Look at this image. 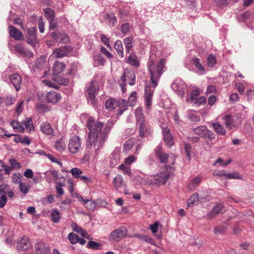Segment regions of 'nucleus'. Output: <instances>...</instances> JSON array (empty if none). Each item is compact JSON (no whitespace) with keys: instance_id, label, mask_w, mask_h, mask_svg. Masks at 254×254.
<instances>
[{"instance_id":"nucleus-1","label":"nucleus","mask_w":254,"mask_h":254,"mask_svg":"<svg viewBox=\"0 0 254 254\" xmlns=\"http://www.w3.org/2000/svg\"><path fill=\"white\" fill-rule=\"evenodd\" d=\"M103 123L95 121L92 117L88 118L87 127L89 130L87 146L89 149H94L97 151L103 146L112 127L111 122H107L103 128Z\"/></svg>"},{"instance_id":"nucleus-2","label":"nucleus","mask_w":254,"mask_h":254,"mask_svg":"<svg viewBox=\"0 0 254 254\" xmlns=\"http://www.w3.org/2000/svg\"><path fill=\"white\" fill-rule=\"evenodd\" d=\"M165 64V59H161L158 63L156 64L155 56L152 55L150 56L147 63V68L150 75L151 85L153 88L157 86L158 81L164 71Z\"/></svg>"},{"instance_id":"nucleus-3","label":"nucleus","mask_w":254,"mask_h":254,"mask_svg":"<svg viewBox=\"0 0 254 254\" xmlns=\"http://www.w3.org/2000/svg\"><path fill=\"white\" fill-rule=\"evenodd\" d=\"M135 114L137 126L139 130V136L141 137H146L152 132L151 127L148 122L145 119L141 108H137L135 111Z\"/></svg>"},{"instance_id":"nucleus-4","label":"nucleus","mask_w":254,"mask_h":254,"mask_svg":"<svg viewBox=\"0 0 254 254\" xmlns=\"http://www.w3.org/2000/svg\"><path fill=\"white\" fill-rule=\"evenodd\" d=\"M105 106L110 111L117 109L118 114L121 115L127 109V102L125 99L117 100L114 98H110L106 101Z\"/></svg>"},{"instance_id":"nucleus-5","label":"nucleus","mask_w":254,"mask_h":254,"mask_svg":"<svg viewBox=\"0 0 254 254\" xmlns=\"http://www.w3.org/2000/svg\"><path fill=\"white\" fill-rule=\"evenodd\" d=\"M126 82L130 85H133L135 84V76L133 71H125L119 81L120 85L124 93H125L127 90L126 88Z\"/></svg>"},{"instance_id":"nucleus-6","label":"nucleus","mask_w":254,"mask_h":254,"mask_svg":"<svg viewBox=\"0 0 254 254\" xmlns=\"http://www.w3.org/2000/svg\"><path fill=\"white\" fill-rule=\"evenodd\" d=\"M82 145L81 139L77 135L72 136L69 141L67 148L69 152L71 154H75L78 152Z\"/></svg>"},{"instance_id":"nucleus-7","label":"nucleus","mask_w":254,"mask_h":254,"mask_svg":"<svg viewBox=\"0 0 254 254\" xmlns=\"http://www.w3.org/2000/svg\"><path fill=\"white\" fill-rule=\"evenodd\" d=\"M193 132L200 137L213 139L215 138V134L211 130H208L205 126H200L192 129Z\"/></svg>"},{"instance_id":"nucleus-8","label":"nucleus","mask_w":254,"mask_h":254,"mask_svg":"<svg viewBox=\"0 0 254 254\" xmlns=\"http://www.w3.org/2000/svg\"><path fill=\"white\" fill-rule=\"evenodd\" d=\"M127 234V229L124 227H121L113 231L109 235V238L114 241L118 242L125 237Z\"/></svg>"},{"instance_id":"nucleus-9","label":"nucleus","mask_w":254,"mask_h":254,"mask_svg":"<svg viewBox=\"0 0 254 254\" xmlns=\"http://www.w3.org/2000/svg\"><path fill=\"white\" fill-rule=\"evenodd\" d=\"M98 91V87L97 83L92 81L87 89V97L92 105L95 103V97L97 94Z\"/></svg>"},{"instance_id":"nucleus-10","label":"nucleus","mask_w":254,"mask_h":254,"mask_svg":"<svg viewBox=\"0 0 254 254\" xmlns=\"http://www.w3.org/2000/svg\"><path fill=\"white\" fill-rule=\"evenodd\" d=\"M169 175V173L167 171L161 172L154 176L153 180L151 184L158 186L163 185L167 182Z\"/></svg>"},{"instance_id":"nucleus-11","label":"nucleus","mask_w":254,"mask_h":254,"mask_svg":"<svg viewBox=\"0 0 254 254\" xmlns=\"http://www.w3.org/2000/svg\"><path fill=\"white\" fill-rule=\"evenodd\" d=\"M36 28L35 27L29 28L27 29L26 36L27 43L33 48H35L38 43V39L36 34Z\"/></svg>"},{"instance_id":"nucleus-12","label":"nucleus","mask_w":254,"mask_h":254,"mask_svg":"<svg viewBox=\"0 0 254 254\" xmlns=\"http://www.w3.org/2000/svg\"><path fill=\"white\" fill-rule=\"evenodd\" d=\"M72 48L70 46H64L58 49H56L53 52L50 58H61L66 56L71 52Z\"/></svg>"},{"instance_id":"nucleus-13","label":"nucleus","mask_w":254,"mask_h":254,"mask_svg":"<svg viewBox=\"0 0 254 254\" xmlns=\"http://www.w3.org/2000/svg\"><path fill=\"white\" fill-rule=\"evenodd\" d=\"M172 88L182 97L187 89V86L181 80H176L172 84Z\"/></svg>"},{"instance_id":"nucleus-14","label":"nucleus","mask_w":254,"mask_h":254,"mask_svg":"<svg viewBox=\"0 0 254 254\" xmlns=\"http://www.w3.org/2000/svg\"><path fill=\"white\" fill-rule=\"evenodd\" d=\"M31 244L26 236H23L17 242V250L19 252H25L30 247Z\"/></svg>"},{"instance_id":"nucleus-15","label":"nucleus","mask_w":254,"mask_h":254,"mask_svg":"<svg viewBox=\"0 0 254 254\" xmlns=\"http://www.w3.org/2000/svg\"><path fill=\"white\" fill-rule=\"evenodd\" d=\"M36 254H49L50 249L48 244L43 242H39L35 245Z\"/></svg>"},{"instance_id":"nucleus-16","label":"nucleus","mask_w":254,"mask_h":254,"mask_svg":"<svg viewBox=\"0 0 254 254\" xmlns=\"http://www.w3.org/2000/svg\"><path fill=\"white\" fill-rule=\"evenodd\" d=\"M45 97L47 102L52 104H56L61 99L60 94L56 91L48 92Z\"/></svg>"},{"instance_id":"nucleus-17","label":"nucleus","mask_w":254,"mask_h":254,"mask_svg":"<svg viewBox=\"0 0 254 254\" xmlns=\"http://www.w3.org/2000/svg\"><path fill=\"white\" fill-rule=\"evenodd\" d=\"M51 35L53 39L56 42L66 43L68 41V37L63 31H57Z\"/></svg>"},{"instance_id":"nucleus-18","label":"nucleus","mask_w":254,"mask_h":254,"mask_svg":"<svg viewBox=\"0 0 254 254\" xmlns=\"http://www.w3.org/2000/svg\"><path fill=\"white\" fill-rule=\"evenodd\" d=\"M156 156L158 158L161 163H166L168 159V155L165 153L160 146H157L155 149Z\"/></svg>"},{"instance_id":"nucleus-19","label":"nucleus","mask_w":254,"mask_h":254,"mask_svg":"<svg viewBox=\"0 0 254 254\" xmlns=\"http://www.w3.org/2000/svg\"><path fill=\"white\" fill-rule=\"evenodd\" d=\"M10 36L16 40H22L23 35L22 32L13 26L8 27Z\"/></svg>"},{"instance_id":"nucleus-20","label":"nucleus","mask_w":254,"mask_h":254,"mask_svg":"<svg viewBox=\"0 0 254 254\" xmlns=\"http://www.w3.org/2000/svg\"><path fill=\"white\" fill-rule=\"evenodd\" d=\"M15 50L23 57L30 58L33 56L32 52L27 49H24L21 45H16L15 46Z\"/></svg>"},{"instance_id":"nucleus-21","label":"nucleus","mask_w":254,"mask_h":254,"mask_svg":"<svg viewBox=\"0 0 254 254\" xmlns=\"http://www.w3.org/2000/svg\"><path fill=\"white\" fill-rule=\"evenodd\" d=\"M40 129L44 134L47 135H53L54 134L53 128L47 122H44L41 125Z\"/></svg>"},{"instance_id":"nucleus-22","label":"nucleus","mask_w":254,"mask_h":254,"mask_svg":"<svg viewBox=\"0 0 254 254\" xmlns=\"http://www.w3.org/2000/svg\"><path fill=\"white\" fill-rule=\"evenodd\" d=\"M9 79L16 90L18 91L20 88L21 83V76L19 74L15 73L11 75L10 76Z\"/></svg>"},{"instance_id":"nucleus-23","label":"nucleus","mask_w":254,"mask_h":254,"mask_svg":"<svg viewBox=\"0 0 254 254\" xmlns=\"http://www.w3.org/2000/svg\"><path fill=\"white\" fill-rule=\"evenodd\" d=\"M164 136V140L166 143L167 145L171 147L173 144V140L172 134L170 130L167 128L164 129L163 132Z\"/></svg>"},{"instance_id":"nucleus-24","label":"nucleus","mask_w":254,"mask_h":254,"mask_svg":"<svg viewBox=\"0 0 254 254\" xmlns=\"http://www.w3.org/2000/svg\"><path fill=\"white\" fill-rule=\"evenodd\" d=\"M65 67V64L63 63L56 61L53 64V73L58 74L62 73Z\"/></svg>"},{"instance_id":"nucleus-25","label":"nucleus","mask_w":254,"mask_h":254,"mask_svg":"<svg viewBox=\"0 0 254 254\" xmlns=\"http://www.w3.org/2000/svg\"><path fill=\"white\" fill-rule=\"evenodd\" d=\"M225 126L229 129H232L235 127L234 123L232 117L231 115H226L223 118Z\"/></svg>"},{"instance_id":"nucleus-26","label":"nucleus","mask_w":254,"mask_h":254,"mask_svg":"<svg viewBox=\"0 0 254 254\" xmlns=\"http://www.w3.org/2000/svg\"><path fill=\"white\" fill-rule=\"evenodd\" d=\"M202 178L200 176H198L193 178L190 183L189 184V188L190 190H192L197 188L200 183Z\"/></svg>"},{"instance_id":"nucleus-27","label":"nucleus","mask_w":254,"mask_h":254,"mask_svg":"<svg viewBox=\"0 0 254 254\" xmlns=\"http://www.w3.org/2000/svg\"><path fill=\"white\" fill-rule=\"evenodd\" d=\"M212 126L215 132L219 135H224L225 134L226 131L223 127L219 123H212Z\"/></svg>"},{"instance_id":"nucleus-28","label":"nucleus","mask_w":254,"mask_h":254,"mask_svg":"<svg viewBox=\"0 0 254 254\" xmlns=\"http://www.w3.org/2000/svg\"><path fill=\"white\" fill-rule=\"evenodd\" d=\"M114 48L121 58L124 57V48L120 40H117L114 44Z\"/></svg>"},{"instance_id":"nucleus-29","label":"nucleus","mask_w":254,"mask_h":254,"mask_svg":"<svg viewBox=\"0 0 254 254\" xmlns=\"http://www.w3.org/2000/svg\"><path fill=\"white\" fill-rule=\"evenodd\" d=\"M124 180L121 175H117L113 180V185L116 189L122 187L124 185Z\"/></svg>"},{"instance_id":"nucleus-30","label":"nucleus","mask_w":254,"mask_h":254,"mask_svg":"<svg viewBox=\"0 0 254 254\" xmlns=\"http://www.w3.org/2000/svg\"><path fill=\"white\" fill-rule=\"evenodd\" d=\"M223 206L222 204H217L215 207L212 208L211 212L210 213L209 217L210 218H213L216 215L219 214L221 212Z\"/></svg>"},{"instance_id":"nucleus-31","label":"nucleus","mask_w":254,"mask_h":254,"mask_svg":"<svg viewBox=\"0 0 254 254\" xmlns=\"http://www.w3.org/2000/svg\"><path fill=\"white\" fill-rule=\"evenodd\" d=\"M127 62L130 65L137 67L139 65L137 56L134 54H131L127 60Z\"/></svg>"},{"instance_id":"nucleus-32","label":"nucleus","mask_w":254,"mask_h":254,"mask_svg":"<svg viewBox=\"0 0 254 254\" xmlns=\"http://www.w3.org/2000/svg\"><path fill=\"white\" fill-rule=\"evenodd\" d=\"M11 125L16 131L23 132L25 130L24 127L22 125V124L16 121H12Z\"/></svg>"},{"instance_id":"nucleus-33","label":"nucleus","mask_w":254,"mask_h":254,"mask_svg":"<svg viewBox=\"0 0 254 254\" xmlns=\"http://www.w3.org/2000/svg\"><path fill=\"white\" fill-rule=\"evenodd\" d=\"M199 198L198 194L194 193L191 195L190 197L189 198L188 201V206L190 207L192 206L193 205L197 204Z\"/></svg>"},{"instance_id":"nucleus-34","label":"nucleus","mask_w":254,"mask_h":254,"mask_svg":"<svg viewBox=\"0 0 254 254\" xmlns=\"http://www.w3.org/2000/svg\"><path fill=\"white\" fill-rule=\"evenodd\" d=\"M133 38L132 37H126L124 39V43L126 47V51L127 53H129L132 48V42Z\"/></svg>"},{"instance_id":"nucleus-35","label":"nucleus","mask_w":254,"mask_h":254,"mask_svg":"<svg viewBox=\"0 0 254 254\" xmlns=\"http://www.w3.org/2000/svg\"><path fill=\"white\" fill-rule=\"evenodd\" d=\"M21 124L23 127L24 126V128H25L29 132L34 128L33 122L30 118H27L25 121H22Z\"/></svg>"},{"instance_id":"nucleus-36","label":"nucleus","mask_w":254,"mask_h":254,"mask_svg":"<svg viewBox=\"0 0 254 254\" xmlns=\"http://www.w3.org/2000/svg\"><path fill=\"white\" fill-rule=\"evenodd\" d=\"M105 18L108 21L109 24L112 26H114L115 24L117 22V18L113 13H106L105 15Z\"/></svg>"},{"instance_id":"nucleus-37","label":"nucleus","mask_w":254,"mask_h":254,"mask_svg":"<svg viewBox=\"0 0 254 254\" xmlns=\"http://www.w3.org/2000/svg\"><path fill=\"white\" fill-rule=\"evenodd\" d=\"M188 119L192 123H197L200 120V117L195 115L193 112L190 111L188 113Z\"/></svg>"},{"instance_id":"nucleus-38","label":"nucleus","mask_w":254,"mask_h":254,"mask_svg":"<svg viewBox=\"0 0 254 254\" xmlns=\"http://www.w3.org/2000/svg\"><path fill=\"white\" fill-rule=\"evenodd\" d=\"M207 65L209 67H213L216 64L215 57L212 54H209L207 58Z\"/></svg>"},{"instance_id":"nucleus-39","label":"nucleus","mask_w":254,"mask_h":254,"mask_svg":"<svg viewBox=\"0 0 254 254\" xmlns=\"http://www.w3.org/2000/svg\"><path fill=\"white\" fill-rule=\"evenodd\" d=\"M37 111L39 112H49L50 109L47 105L42 103L37 104L36 106Z\"/></svg>"},{"instance_id":"nucleus-40","label":"nucleus","mask_w":254,"mask_h":254,"mask_svg":"<svg viewBox=\"0 0 254 254\" xmlns=\"http://www.w3.org/2000/svg\"><path fill=\"white\" fill-rule=\"evenodd\" d=\"M193 64L196 68L201 72V73H204V69L200 63V60L197 58H194L192 60Z\"/></svg>"},{"instance_id":"nucleus-41","label":"nucleus","mask_w":254,"mask_h":254,"mask_svg":"<svg viewBox=\"0 0 254 254\" xmlns=\"http://www.w3.org/2000/svg\"><path fill=\"white\" fill-rule=\"evenodd\" d=\"M140 240L146 242L147 243L155 245L154 240L150 237L147 235H139L137 236Z\"/></svg>"},{"instance_id":"nucleus-42","label":"nucleus","mask_w":254,"mask_h":254,"mask_svg":"<svg viewBox=\"0 0 254 254\" xmlns=\"http://www.w3.org/2000/svg\"><path fill=\"white\" fill-rule=\"evenodd\" d=\"M60 219V212L57 210H53L51 212V220L54 223H58Z\"/></svg>"},{"instance_id":"nucleus-43","label":"nucleus","mask_w":254,"mask_h":254,"mask_svg":"<svg viewBox=\"0 0 254 254\" xmlns=\"http://www.w3.org/2000/svg\"><path fill=\"white\" fill-rule=\"evenodd\" d=\"M44 12L45 13L46 18L49 20L51 19H54L55 17V11L52 10L51 8H47L44 9Z\"/></svg>"},{"instance_id":"nucleus-44","label":"nucleus","mask_w":254,"mask_h":254,"mask_svg":"<svg viewBox=\"0 0 254 254\" xmlns=\"http://www.w3.org/2000/svg\"><path fill=\"white\" fill-rule=\"evenodd\" d=\"M70 173L71 174L73 177L76 179L79 178L82 172L80 169L77 168H74L70 170Z\"/></svg>"},{"instance_id":"nucleus-45","label":"nucleus","mask_w":254,"mask_h":254,"mask_svg":"<svg viewBox=\"0 0 254 254\" xmlns=\"http://www.w3.org/2000/svg\"><path fill=\"white\" fill-rule=\"evenodd\" d=\"M226 178L228 179H241V175L238 172H234L231 173H227L226 175Z\"/></svg>"},{"instance_id":"nucleus-46","label":"nucleus","mask_w":254,"mask_h":254,"mask_svg":"<svg viewBox=\"0 0 254 254\" xmlns=\"http://www.w3.org/2000/svg\"><path fill=\"white\" fill-rule=\"evenodd\" d=\"M55 147L57 150L62 152L64 150L65 144L62 140H58L56 142Z\"/></svg>"},{"instance_id":"nucleus-47","label":"nucleus","mask_w":254,"mask_h":254,"mask_svg":"<svg viewBox=\"0 0 254 254\" xmlns=\"http://www.w3.org/2000/svg\"><path fill=\"white\" fill-rule=\"evenodd\" d=\"M78 236L77 234L70 233L68 235V239L71 244H76L78 242Z\"/></svg>"},{"instance_id":"nucleus-48","label":"nucleus","mask_w":254,"mask_h":254,"mask_svg":"<svg viewBox=\"0 0 254 254\" xmlns=\"http://www.w3.org/2000/svg\"><path fill=\"white\" fill-rule=\"evenodd\" d=\"M64 186V184L61 182L58 183L56 185V190L59 195H62L64 193V190L63 189Z\"/></svg>"},{"instance_id":"nucleus-49","label":"nucleus","mask_w":254,"mask_h":254,"mask_svg":"<svg viewBox=\"0 0 254 254\" xmlns=\"http://www.w3.org/2000/svg\"><path fill=\"white\" fill-rule=\"evenodd\" d=\"M84 205L86 208L90 210H93L96 207V203L87 199V201L85 202Z\"/></svg>"},{"instance_id":"nucleus-50","label":"nucleus","mask_w":254,"mask_h":254,"mask_svg":"<svg viewBox=\"0 0 254 254\" xmlns=\"http://www.w3.org/2000/svg\"><path fill=\"white\" fill-rule=\"evenodd\" d=\"M19 184V188L20 190L24 194L27 193L29 190V187L22 182H20Z\"/></svg>"},{"instance_id":"nucleus-51","label":"nucleus","mask_w":254,"mask_h":254,"mask_svg":"<svg viewBox=\"0 0 254 254\" xmlns=\"http://www.w3.org/2000/svg\"><path fill=\"white\" fill-rule=\"evenodd\" d=\"M94 59L99 65H103L105 63V60L101 54L95 56Z\"/></svg>"},{"instance_id":"nucleus-52","label":"nucleus","mask_w":254,"mask_h":254,"mask_svg":"<svg viewBox=\"0 0 254 254\" xmlns=\"http://www.w3.org/2000/svg\"><path fill=\"white\" fill-rule=\"evenodd\" d=\"M101 39L102 42L106 45L107 47L111 48L110 44V39L106 35L102 34H101Z\"/></svg>"},{"instance_id":"nucleus-53","label":"nucleus","mask_w":254,"mask_h":254,"mask_svg":"<svg viewBox=\"0 0 254 254\" xmlns=\"http://www.w3.org/2000/svg\"><path fill=\"white\" fill-rule=\"evenodd\" d=\"M119 169L122 170L125 174L130 175V168L127 167L124 164H121L119 167Z\"/></svg>"},{"instance_id":"nucleus-54","label":"nucleus","mask_w":254,"mask_h":254,"mask_svg":"<svg viewBox=\"0 0 254 254\" xmlns=\"http://www.w3.org/2000/svg\"><path fill=\"white\" fill-rule=\"evenodd\" d=\"M45 65V60L43 58L38 59L35 64L36 67L39 69L42 68Z\"/></svg>"},{"instance_id":"nucleus-55","label":"nucleus","mask_w":254,"mask_h":254,"mask_svg":"<svg viewBox=\"0 0 254 254\" xmlns=\"http://www.w3.org/2000/svg\"><path fill=\"white\" fill-rule=\"evenodd\" d=\"M200 92L198 89L193 90L190 95L189 100L193 102L196 99V97L199 95Z\"/></svg>"},{"instance_id":"nucleus-56","label":"nucleus","mask_w":254,"mask_h":254,"mask_svg":"<svg viewBox=\"0 0 254 254\" xmlns=\"http://www.w3.org/2000/svg\"><path fill=\"white\" fill-rule=\"evenodd\" d=\"M99 246H100L99 244H98L95 242L90 241L88 242V243L87 245V247L88 248H89V249L97 250L98 249Z\"/></svg>"},{"instance_id":"nucleus-57","label":"nucleus","mask_w":254,"mask_h":254,"mask_svg":"<svg viewBox=\"0 0 254 254\" xmlns=\"http://www.w3.org/2000/svg\"><path fill=\"white\" fill-rule=\"evenodd\" d=\"M225 231V227L223 226H220L216 227L214 230V232L215 234H219L224 233Z\"/></svg>"},{"instance_id":"nucleus-58","label":"nucleus","mask_w":254,"mask_h":254,"mask_svg":"<svg viewBox=\"0 0 254 254\" xmlns=\"http://www.w3.org/2000/svg\"><path fill=\"white\" fill-rule=\"evenodd\" d=\"M136 157L133 155H131L128 156L125 159V163L126 164L129 165H130L133 162H134L136 160Z\"/></svg>"},{"instance_id":"nucleus-59","label":"nucleus","mask_w":254,"mask_h":254,"mask_svg":"<svg viewBox=\"0 0 254 254\" xmlns=\"http://www.w3.org/2000/svg\"><path fill=\"white\" fill-rule=\"evenodd\" d=\"M194 101V104H196L197 106H199L206 103V98L204 96H202L196 99Z\"/></svg>"},{"instance_id":"nucleus-60","label":"nucleus","mask_w":254,"mask_h":254,"mask_svg":"<svg viewBox=\"0 0 254 254\" xmlns=\"http://www.w3.org/2000/svg\"><path fill=\"white\" fill-rule=\"evenodd\" d=\"M101 52L105 55L108 58L111 59L113 57L112 55L105 47H102L100 50Z\"/></svg>"},{"instance_id":"nucleus-61","label":"nucleus","mask_w":254,"mask_h":254,"mask_svg":"<svg viewBox=\"0 0 254 254\" xmlns=\"http://www.w3.org/2000/svg\"><path fill=\"white\" fill-rule=\"evenodd\" d=\"M215 3L220 6H225L228 4L229 0H214Z\"/></svg>"},{"instance_id":"nucleus-62","label":"nucleus","mask_w":254,"mask_h":254,"mask_svg":"<svg viewBox=\"0 0 254 254\" xmlns=\"http://www.w3.org/2000/svg\"><path fill=\"white\" fill-rule=\"evenodd\" d=\"M152 99V96H145V105L148 109H149L151 107Z\"/></svg>"},{"instance_id":"nucleus-63","label":"nucleus","mask_w":254,"mask_h":254,"mask_svg":"<svg viewBox=\"0 0 254 254\" xmlns=\"http://www.w3.org/2000/svg\"><path fill=\"white\" fill-rule=\"evenodd\" d=\"M236 87L240 94H243L245 90L244 85L242 83H238L236 84Z\"/></svg>"},{"instance_id":"nucleus-64","label":"nucleus","mask_w":254,"mask_h":254,"mask_svg":"<svg viewBox=\"0 0 254 254\" xmlns=\"http://www.w3.org/2000/svg\"><path fill=\"white\" fill-rule=\"evenodd\" d=\"M21 178V175L20 174H13L12 177V181L13 183L17 184V183H20L21 182L20 179Z\"/></svg>"}]
</instances>
